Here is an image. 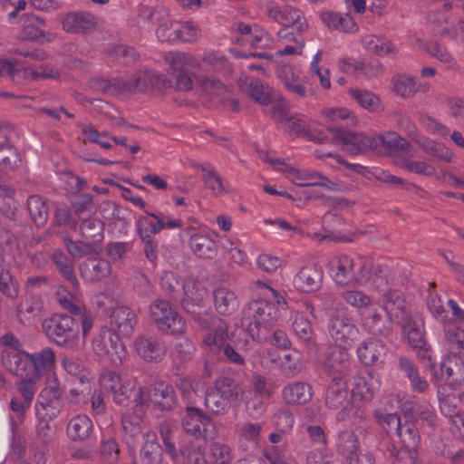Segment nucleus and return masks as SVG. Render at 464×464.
I'll return each instance as SVG.
<instances>
[{
  "mask_svg": "<svg viewBox=\"0 0 464 464\" xmlns=\"http://www.w3.org/2000/svg\"><path fill=\"white\" fill-rule=\"evenodd\" d=\"M279 316L276 304L266 300H253L243 310L242 325L253 340H260L261 329H267Z\"/></svg>",
  "mask_w": 464,
  "mask_h": 464,
  "instance_id": "nucleus-1",
  "label": "nucleus"
},
{
  "mask_svg": "<svg viewBox=\"0 0 464 464\" xmlns=\"http://www.w3.org/2000/svg\"><path fill=\"white\" fill-rule=\"evenodd\" d=\"M150 317L156 327L164 334L179 335L187 330L186 321L167 300H154L150 305Z\"/></svg>",
  "mask_w": 464,
  "mask_h": 464,
  "instance_id": "nucleus-2",
  "label": "nucleus"
},
{
  "mask_svg": "<svg viewBox=\"0 0 464 464\" xmlns=\"http://www.w3.org/2000/svg\"><path fill=\"white\" fill-rule=\"evenodd\" d=\"M383 310L373 306L362 310L359 314L361 324L362 328L369 334L382 337L385 340L391 341L394 337V316L386 313Z\"/></svg>",
  "mask_w": 464,
  "mask_h": 464,
  "instance_id": "nucleus-3",
  "label": "nucleus"
},
{
  "mask_svg": "<svg viewBox=\"0 0 464 464\" xmlns=\"http://www.w3.org/2000/svg\"><path fill=\"white\" fill-rule=\"evenodd\" d=\"M327 129L334 134L333 141L342 142L353 155L377 151L378 140L375 136L345 130L341 126H328Z\"/></svg>",
  "mask_w": 464,
  "mask_h": 464,
  "instance_id": "nucleus-4",
  "label": "nucleus"
},
{
  "mask_svg": "<svg viewBox=\"0 0 464 464\" xmlns=\"http://www.w3.org/2000/svg\"><path fill=\"white\" fill-rule=\"evenodd\" d=\"M92 350L101 359L108 360L115 366L120 365L126 356L124 343L108 329H102L93 338Z\"/></svg>",
  "mask_w": 464,
  "mask_h": 464,
  "instance_id": "nucleus-5",
  "label": "nucleus"
},
{
  "mask_svg": "<svg viewBox=\"0 0 464 464\" xmlns=\"http://www.w3.org/2000/svg\"><path fill=\"white\" fill-rule=\"evenodd\" d=\"M57 404V393H53L52 398L36 404V415L38 417L37 434L44 442L52 441L56 437L58 429Z\"/></svg>",
  "mask_w": 464,
  "mask_h": 464,
  "instance_id": "nucleus-6",
  "label": "nucleus"
},
{
  "mask_svg": "<svg viewBox=\"0 0 464 464\" xmlns=\"http://www.w3.org/2000/svg\"><path fill=\"white\" fill-rule=\"evenodd\" d=\"M182 426L188 434L195 437L193 440H202L201 442L212 440L215 435V426L211 418L197 407H186Z\"/></svg>",
  "mask_w": 464,
  "mask_h": 464,
  "instance_id": "nucleus-7",
  "label": "nucleus"
},
{
  "mask_svg": "<svg viewBox=\"0 0 464 464\" xmlns=\"http://www.w3.org/2000/svg\"><path fill=\"white\" fill-rule=\"evenodd\" d=\"M24 354L26 359H29L33 364L32 371L34 376L40 378L52 372L51 375L47 378V383L52 393H58V382L54 372L56 362L55 352L51 348H44L40 353H24Z\"/></svg>",
  "mask_w": 464,
  "mask_h": 464,
  "instance_id": "nucleus-8",
  "label": "nucleus"
},
{
  "mask_svg": "<svg viewBox=\"0 0 464 464\" xmlns=\"http://www.w3.org/2000/svg\"><path fill=\"white\" fill-rule=\"evenodd\" d=\"M181 226L179 219L171 220L163 213H152L145 210V216L139 218L136 222L137 230L141 239L153 238V235L165 228H174Z\"/></svg>",
  "mask_w": 464,
  "mask_h": 464,
  "instance_id": "nucleus-9",
  "label": "nucleus"
},
{
  "mask_svg": "<svg viewBox=\"0 0 464 464\" xmlns=\"http://www.w3.org/2000/svg\"><path fill=\"white\" fill-rule=\"evenodd\" d=\"M147 396L152 407L161 412L172 411L178 404L173 386L163 381L155 382L148 390Z\"/></svg>",
  "mask_w": 464,
  "mask_h": 464,
  "instance_id": "nucleus-10",
  "label": "nucleus"
},
{
  "mask_svg": "<svg viewBox=\"0 0 464 464\" xmlns=\"http://www.w3.org/2000/svg\"><path fill=\"white\" fill-rule=\"evenodd\" d=\"M134 348L140 358L146 362H161L167 353L162 339L157 335H140L136 338Z\"/></svg>",
  "mask_w": 464,
  "mask_h": 464,
  "instance_id": "nucleus-11",
  "label": "nucleus"
},
{
  "mask_svg": "<svg viewBox=\"0 0 464 464\" xmlns=\"http://www.w3.org/2000/svg\"><path fill=\"white\" fill-rule=\"evenodd\" d=\"M266 14L269 18L285 27L294 26L299 33H303L307 29V23L299 9L289 5L279 7L269 5L266 7Z\"/></svg>",
  "mask_w": 464,
  "mask_h": 464,
  "instance_id": "nucleus-12",
  "label": "nucleus"
},
{
  "mask_svg": "<svg viewBox=\"0 0 464 464\" xmlns=\"http://www.w3.org/2000/svg\"><path fill=\"white\" fill-rule=\"evenodd\" d=\"M111 331L115 336L130 337L137 325L138 318L134 311L127 306L115 307L110 315Z\"/></svg>",
  "mask_w": 464,
  "mask_h": 464,
  "instance_id": "nucleus-13",
  "label": "nucleus"
},
{
  "mask_svg": "<svg viewBox=\"0 0 464 464\" xmlns=\"http://www.w3.org/2000/svg\"><path fill=\"white\" fill-rule=\"evenodd\" d=\"M395 433L406 449L408 464H418L417 448L420 442V436L416 422L405 420L404 422H401Z\"/></svg>",
  "mask_w": 464,
  "mask_h": 464,
  "instance_id": "nucleus-14",
  "label": "nucleus"
},
{
  "mask_svg": "<svg viewBox=\"0 0 464 464\" xmlns=\"http://www.w3.org/2000/svg\"><path fill=\"white\" fill-rule=\"evenodd\" d=\"M328 333L335 342L343 343L354 340L358 334V328L346 314L335 313L329 319Z\"/></svg>",
  "mask_w": 464,
  "mask_h": 464,
  "instance_id": "nucleus-15",
  "label": "nucleus"
},
{
  "mask_svg": "<svg viewBox=\"0 0 464 464\" xmlns=\"http://www.w3.org/2000/svg\"><path fill=\"white\" fill-rule=\"evenodd\" d=\"M384 313L394 316L395 323L410 315L404 295L398 289L382 288L379 291Z\"/></svg>",
  "mask_w": 464,
  "mask_h": 464,
  "instance_id": "nucleus-16",
  "label": "nucleus"
},
{
  "mask_svg": "<svg viewBox=\"0 0 464 464\" xmlns=\"http://www.w3.org/2000/svg\"><path fill=\"white\" fill-rule=\"evenodd\" d=\"M335 450L338 454L345 457L344 464H359L360 442L358 436L351 430H343L337 433Z\"/></svg>",
  "mask_w": 464,
  "mask_h": 464,
  "instance_id": "nucleus-17",
  "label": "nucleus"
},
{
  "mask_svg": "<svg viewBox=\"0 0 464 464\" xmlns=\"http://www.w3.org/2000/svg\"><path fill=\"white\" fill-rule=\"evenodd\" d=\"M79 319L60 312V347L75 350L79 348Z\"/></svg>",
  "mask_w": 464,
  "mask_h": 464,
  "instance_id": "nucleus-18",
  "label": "nucleus"
},
{
  "mask_svg": "<svg viewBox=\"0 0 464 464\" xmlns=\"http://www.w3.org/2000/svg\"><path fill=\"white\" fill-rule=\"evenodd\" d=\"M324 273L320 266L309 265L302 267L294 278L295 286L304 293H311L320 289Z\"/></svg>",
  "mask_w": 464,
  "mask_h": 464,
  "instance_id": "nucleus-19",
  "label": "nucleus"
},
{
  "mask_svg": "<svg viewBox=\"0 0 464 464\" xmlns=\"http://www.w3.org/2000/svg\"><path fill=\"white\" fill-rule=\"evenodd\" d=\"M354 261L347 255H340L330 261V273L336 284L347 285L356 279Z\"/></svg>",
  "mask_w": 464,
  "mask_h": 464,
  "instance_id": "nucleus-20",
  "label": "nucleus"
},
{
  "mask_svg": "<svg viewBox=\"0 0 464 464\" xmlns=\"http://www.w3.org/2000/svg\"><path fill=\"white\" fill-rule=\"evenodd\" d=\"M431 376L437 381L445 380L450 384H460L464 382V363L456 358H447L439 367L436 366Z\"/></svg>",
  "mask_w": 464,
  "mask_h": 464,
  "instance_id": "nucleus-21",
  "label": "nucleus"
},
{
  "mask_svg": "<svg viewBox=\"0 0 464 464\" xmlns=\"http://www.w3.org/2000/svg\"><path fill=\"white\" fill-rule=\"evenodd\" d=\"M127 82L130 87L128 92H146L149 89L160 91L168 83L163 74L151 70L140 72L134 79L127 80Z\"/></svg>",
  "mask_w": 464,
  "mask_h": 464,
  "instance_id": "nucleus-22",
  "label": "nucleus"
},
{
  "mask_svg": "<svg viewBox=\"0 0 464 464\" xmlns=\"http://www.w3.org/2000/svg\"><path fill=\"white\" fill-rule=\"evenodd\" d=\"M350 392L347 382L342 376H334L325 392V405L337 410L344 404L349 405Z\"/></svg>",
  "mask_w": 464,
  "mask_h": 464,
  "instance_id": "nucleus-23",
  "label": "nucleus"
},
{
  "mask_svg": "<svg viewBox=\"0 0 464 464\" xmlns=\"http://www.w3.org/2000/svg\"><path fill=\"white\" fill-rule=\"evenodd\" d=\"M349 353L341 346L332 347L325 354L323 367L324 371L334 376H342L347 372L349 367Z\"/></svg>",
  "mask_w": 464,
  "mask_h": 464,
  "instance_id": "nucleus-24",
  "label": "nucleus"
},
{
  "mask_svg": "<svg viewBox=\"0 0 464 464\" xmlns=\"http://www.w3.org/2000/svg\"><path fill=\"white\" fill-rule=\"evenodd\" d=\"M22 32L20 39L23 41H37L41 44L50 42L53 38L47 37V34L42 29L45 22L44 19L33 14H25L21 17Z\"/></svg>",
  "mask_w": 464,
  "mask_h": 464,
  "instance_id": "nucleus-25",
  "label": "nucleus"
},
{
  "mask_svg": "<svg viewBox=\"0 0 464 464\" xmlns=\"http://www.w3.org/2000/svg\"><path fill=\"white\" fill-rule=\"evenodd\" d=\"M212 295L216 311L223 316L235 314L239 307L236 293L229 288L217 287L213 290Z\"/></svg>",
  "mask_w": 464,
  "mask_h": 464,
  "instance_id": "nucleus-26",
  "label": "nucleus"
},
{
  "mask_svg": "<svg viewBox=\"0 0 464 464\" xmlns=\"http://www.w3.org/2000/svg\"><path fill=\"white\" fill-rule=\"evenodd\" d=\"M82 277L88 282H98L111 273V263L103 258H87L80 266Z\"/></svg>",
  "mask_w": 464,
  "mask_h": 464,
  "instance_id": "nucleus-27",
  "label": "nucleus"
},
{
  "mask_svg": "<svg viewBox=\"0 0 464 464\" xmlns=\"http://www.w3.org/2000/svg\"><path fill=\"white\" fill-rule=\"evenodd\" d=\"M386 351V346L382 340L370 337L360 343L357 355L363 364L372 365L385 355Z\"/></svg>",
  "mask_w": 464,
  "mask_h": 464,
  "instance_id": "nucleus-28",
  "label": "nucleus"
},
{
  "mask_svg": "<svg viewBox=\"0 0 464 464\" xmlns=\"http://www.w3.org/2000/svg\"><path fill=\"white\" fill-rule=\"evenodd\" d=\"M282 397L289 405H304L311 401L313 388L307 382H295L283 388Z\"/></svg>",
  "mask_w": 464,
  "mask_h": 464,
  "instance_id": "nucleus-29",
  "label": "nucleus"
},
{
  "mask_svg": "<svg viewBox=\"0 0 464 464\" xmlns=\"http://www.w3.org/2000/svg\"><path fill=\"white\" fill-rule=\"evenodd\" d=\"M182 457L184 464H208L205 458V442L184 440L179 443L178 459Z\"/></svg>",
  "mask_w": 464,
  "mask_h": 464,
  "instance_id": "nucleus-30",
  "label": "nucleus"
},
{
  "mask_svg": "<svg viewBox=\"0 0 464 464\" xmlns=\"http://www.w3.org/2000/svg\"><path fill=\"white\" fill-rule=\"evenodd\" d=\"M401 326L407 343L412 347H421L425 345L423 325L420 322L413 319L411 314L396 323Z\"/></svg>",
  "mask_w": 464,
  "mask_h": 464,
  "instance_id": "nucleus-31",
  "label": "nucleus"
},
{
  "mask_svg": "<svg viewBox=\"0 0 464 464\" xmlns=\"http://www.w3.org/2000/svg\"><path fill=\"white\" fill-rule=\"evenodd\" d=\"M95 18L89 13L69 14L63 20V28L68 33L80 34L94 29Z\"/></svg>",
  "mask_w": 464,
  "mask_h": 464,
  "instance_id": "nucleus-32",
  "label": "nucleus"
},
{
  "mask_svg": "<svg viewBox=\"0 0 464 464\" xmlns=\"http://www.w3.org/2000/svg\"><path fill=\"white\" fill-rule=\"evenodd\" d=\"M93 424L86 415H77L71 419L66 427L68 438L72 441H83L91 436Z\"/></svg>",
  "mask_w": 464,
  "mask_h": 464,
  "instance_id": "nucleus-33",
  "label": "nucleus"
},
{
  "mask_svg": "<svg viewBox=\"0 0 464 464\" xmlns=\"http://www.w3.org/2000/svg\"><path fill=\"white\" fill-rule=\"evenodd\" d=\"M293 330L310 353L316 352L317 346L311 323L303 314H297L295 316Z\"/></svg>",
  "mask_w": 464,
  "mask_h": 464,
  "instance_id": "nucleus-34",
  "label": "nucleus"
},
{
  "mask_svg": "<svg viewBox=\"0 0 464 464\" xmlns=\"http://www.w3.org/2000/svg\"><path fill=\"white\" fill-rule=\"evenodd\" d=\"M214 390L231 404L237 403L242 394L239 383L229 375H222L214 382Z\"/></svg>",
  "mask_w": 464,
  "mask_h": 464,
  "instance_id": "nucleus-35",
  "label": "nucleus"
},
{
  "mask_svg": "<svg viewBox=\"0 0 464 464\" xmlns=\"http://www.w3.org/2000/svg\"><path fill=\"white\" fill-rule=\"evenodd\" d=\"M321 19L324 24L333 30L343 33H354L358 26L353 19L348 14H341L335 12H324L321 14Z\"/></svg>",
  "mask_w": 464,
  "mask_h": 464,
  "instance_id": "nucleus-36",
  "label": "nucleus"
},
{
  "mask_svg": "<svg viewBox=\"0 0 464 464\" xmlns=\"http://www.w3.org/2000/svg\"><path fill=\"white\" fill-rule=\"evenodd\" d=\"M189 246L193 253L201 258L211 259L218 254V243L210 237L195 234L190 237Z\"/></svg>",
  "mask_w": 464,
  "mask_h": 464,
  "instance_id": "nucleus-37",
  "label": "nucleus"
},
{
  "mask_svg": "<svg viewBox=\"0 0 464 464\" xmlns=\"http://www.w3.org/2000/svg\"><path fill=\"white\" fill-rule=\"evenodd\" d=\"M165 61L171 70V74L179 72H191L198 66V63L192 55L182 52L166 53Z\"/></svg>",
  "mask_w": 464,
  "mask_h": 464,
  "instance_id": "nucleus-38",
  "label": "nucleus"
},
{
  "mask_svg": "<svg viewBox=\"0 0 464 464\" xmlns=\"http://www.w3.org/2000/svg\"><path fill=\"white\" fill-rule=\"evenodd\" d=\"M163 457V450L158 442L155 433L144 435V444L140 452V459L142 464H154Z\"/></svg>",
  "mask_w": 464,
  "mask_h": 464,
  "instance_id": "nucleus-39",
  "label": "nucleus"
},
{
  "mask_svg": "<svg viewBox=\"0 0 464 464\" xmlns=\"http://www.w3.org/2000/svg\"><path fill=\"white\" fill-rule=\"evenodd\" d=\"M160 285L165 295L174 300L181 296V291L186 292L184 281L171 271L162 272L160 277Z\"/></svg>",
  "mask_w": 464,
  "mask_h": 464,
  "instance_id": "nucleus-40",
  "label": "nucleus"
},
{
  "mask_svg": "<svg viewBox=\"0 0 464 464\" xmlns=\"http://www.w3.org/2000/svg\"><path fill=\"white\" fill-rule=\"evenodd\" d=\"M144 394L145 389L143 387H139L137 391H133L129 385L121 384V390L116 391L111 396L114 402L121 406H127L130 398L133 397L136 402L135 411L138 412L143 411Z\"/></svg>",
  "mask_w": 464,
  "mask_h": 464,
  "instance_id": "nucleus-41",
  "label": "nucleus"
},
{
  "mask_svg": "<svg viewBox=\"0 0 464 464\" xmlns=\"http://www.w3.org/2000/svg\"><path fill=\"white\" fill-rule=\"evenodd\" d=\"M217 323L204 338V343L212 352L219 351L226 345L227 324L220 318L214 319Z\"/></svg>",
  "mask_w": 464,
  "mask_h": 464,
  "instance_id": "nucleus-42",
  "label": "nucleus"
},
{
  "mask_svg": "<svg viewBox=\"0 0 464 464\" xmlns=\"http://www.w3.org/2000/svg\"><path fill=\"white\" fill-rule=\"evenodd\" d=\"M376 140H378L376 152H382V150L389 152H406L411 147L410 143L405 139L393 131L380 135L376 137Z\"/></svg>",
  "mask_w": 464,
  "mask_h": 464,
  "instance_id": "nucleus-43",
  "label": "nucleus"
},
{
  "mask_svg": "<svg viewBox=\"0 0 464 464\" xmlns=\"http://www.w3.org/2000/svg\"><path fill=\"white\" fill-rule=\"evenodd\" d=\"M246 92L256 102L261 105H267L271 102L272 90L260 79H249L246 85Z\"/></svg>",
  "mask_w": 464,
  "mask_h": 464,
  "instance_id": "nucleus-44",
  "label": "nucleus"
},
{
  "mask_svg": "<svg viewBox=\"0 0 464 464\" xmlns=\"http://www.w3.org/2000/svg\"><path fill=\"white\" fill-rule=\"evenodd\" d=\"M99 452L104 464H116L120 459V446L116 439L111 435H102L100 441Z\"/></svg>",
  "mask_w": 464,
  "mask_h": 464,
  "instance_id": "nucleus-45",
  "label": "nucleus"
},
{
  "mask_svg": "<svg viewBox=\"0 0 464 464\" xmlns=\"http://www.w3.org/2000/svg\"><path fill=\"white\" fill-rule=\"evenodd\" d=\"M27 209L36 226L42 227L47 222L49 207L41 197L37 195L30 196L27 199Z\"/></svg>",
  "mask_w": 464,
  "mask_h": 464,
  "instance_id": "nucleus-46",
  "label": "nucleus"
},
{
  "mask_svg": "<svg viewBox=\"0 0 464 464\" xmlns=\"http://www.w3.org/2000/svg\"><path fill=\"white\" fill-rule=\"evenodd\" d=\"M364 48L378 56H385L397 53V49L391 41L374 35H370L362 40Z\"/></svg>",
  "mask_w": 464,
  "mask_h": 464,
  "instance_id": "nucleus-47",
  "label": "nucleus"
},
{
  "mask_svg": "<svg viewBox=\"0 0 464 464\" xmlns=\"http://www.w3.org/2000/svg\"><path fill=\"white\" fill-rule=\"evenodd\" d=\"M90 85L92 89L100 91L103 93L118 94L130 90L127 80L114 79L112 82L105 79L96 77L91 80Z\"/></svg>",
  "mask_w": 464,
  "mask_h": 464,
  "instance_id": "nucleus-48",
  "label": "nucleus"
},
{
  "mask_svg": "<svg viewBox=\"0 0 464 464\" xmlns=\"http://www.w3.org/2000/svg\"><path fill=\"white\" fill-rule=\"evenodd\" d=\"M60 291V311L64 310L69 316L78 318L86 309L82 301L76 295L63 290Z\"/></svg>",
  "mask_w": 464,
  "mask_h": 464,
  "instance_id": "nucleus-49",
  "label": "nucleus"
},
{
  "mask_svg": "<svg viewBox=\"0 0 464 464\" xmlns=\"http://www.w3.org/2000/svg\"><path fill=\"white\" fill-rule=\"evenodd\" d=\"M82 237L91 240L90 243L99 244L103 239V223L98 219H86L81 225Z\"/></svg>",
  "mask_w": 464,
  "mask_h": 464,
  "instance_id": "nucleus-50",
  "label": "nucleus"
},
{
  "mask_svg": "<svg viewBox=\"0 0 464 464\" xmlns=\"http://www.w3.org/2000/svg\"><path fill=\"white\" fill-rule=\"evenodd\" d=\"M231 403L225 400L218 392L215 390L211 392H208L205 396V406L206 408L215 415L226 414L230 407Z\"/></svg>",
  "mask_w": 464,
  "mask_h": 464,
  "instance_id": "nucleus-51",
  "label": "nucleus"
},
{
  "mask_svg": "<svg viewBox=\"0 0 464 464\" xmlns=\"http://www.w3.org/2000/svg\"><path fill=\"white\" fill-rule=\"evenodd\" d=\"M394 92L404 98L412 96L418 91L414 77L408 75H397L392 79Z\"/></svg>",
  "mask_w": 464,
  "mask_h": 464,
  "instance_id": "nucleus-52",
  "label": "nucleus"
},
{
  "mask_svg": "<svg viewBox=\"0 0 464 464\" xmlns=\"http://www.w3.org/2000/svg\"><path fill=\"white\" fill-rule=\"evenodd\" d=\"M419 145L429 154L433 155L446 162H450L452 160V152L443 144L437 143L429 138L424 137L420 140Z\"/></svg>",
  "mask_w": 464,
  "mask_h": 464,
  "instance_id": "nucleus-53",
  "label": "nucleus"
},
{
  "mask_svg": "<svg viewBox=\"0 0 464 464\" xmlns=\"http://www.w3.org/2000/svg\"><path fill=\"white\" fill-rule=\"evenodd\" d=\"M24 351L4 352L2 354L3 365L7 371L16 376H27L24 370L19 368L23 359L25 357Z\"/></svg>",
  "mask_w": 464,
  "mask_h": 464,
  "instance_id": "nucleus-54",
  "label": "nucleus"
},
{
  "mask_svg": "<svg viewBox=\"0 0 464 464\" xmlns=\"http://www.w3.org/2000/svg\"><path fill=\"white\" fill-rule=\"evenodd\" d=\"M342 296L348 304L357 308L359 314L364 309L372 308L374 306L372 304L370 296L360 290L344 291Z\"/></svg>",
  "mask_w": 464,
  "mask_h": 464,
  "instance_id": "nucleus-55",
  "label": "nucleus"
},
{
  "mask_svg": "<svg viewBox=\"0 0 464 464\" xmlns=\"http://www.w3.org/2000/svg\"><path fill=\"white\" fill-rule=\"evenodd\" d=\"M351 396L354 400L371 401L373 397V388L368 381L362 376H355L353 378Z\"/></svg>",
  "mask_w": 464,
  "mask_h": 464,
  "instance_id": "nucleus-56",
  "label": "nucleus"
},
{
  "mask_svg": "<svg viewBox=\"0 0 464 464\" xmlns=\"http://www.w3.org/2000/svg\"><path fill=\"white\" fill-rule=\"evenodd\" d=\"M197 167L203 172L202 179L206 187L212 191L214 195H219L225 192V188L221 177L213 169H208L202 164Z\"/></svg>",
  "mask_w": 464,
  "mask_h": 464,
  "instance_id": "nucleus-57",
  "label": "nucleus"
},
{
  "mask_svg": "<svg viewBox=\"0 0 464 464\" xmlns=\"http://www.w3.org/2000/svg\"><path fill=\"white\" fill-rule=\"evenodd\" d=\"M110 55L120 63L131 65L139 60V53L134 47L127 46L124 44L116 45L110 50Z\"/></svg>",
  "mask_w": 464,
  "mask_h": 464,
  "instance_id": "nucleus-58",
  "label": "nucleus"
},
{
  "mask_svg": "<svg viewBox=\"0 0 464 464\" xmlns=\"http://www.w3.org/2000/svg\"><path fill=\"white\" fill-rule=\"evenodd\" d=\"M202 62L216 72L222 74L231 72V65L224 55H219L216 53H208L203 55Z\"/></svg>",
  "mask_w": 464,
  "mask_h": 464,
  "instance_id": "nucleus-59",
  "label": "nucleus"
},
{
  "mask_svg": "<svg viewBox=\"0 0 464 464\" xmlns=\"http://www.w3.org/2000/svg\"><path fill=\"white\" fill-rule=\"evenodd\" d=\"M351 96L363 108L375 111L380 107V101L373 93L366 90L351 89Z\"/></svg>",
  "mask_w": 464,
  "mask_h": 464,
  "instance_id": "nucleus-60",
  "label": "nucleus"
},
{
  "mask_svg": "<svg viewBox=\"0 0 464 464\" xmlns=\"http://www.w3.org/2000/svg\"><path fill=\"white\" fill-rule=\"evenodd\" d=\"M20 162L16 150L7 141L0 144V166L5 169H14Z\"/></svg>",
  "mask_w": 464,
  "mask_h": 464,
  "instance_id": "nucleus-61",
  "label": "nucleus"
},
{
  "mask_svg": "<svg viewBox=\"0 0 464 464\" xmlns=\"http://www.w3.org/2000/svg\"><path fill=\"white\" fill-rule=\"evenodd\" d=\"M159 432L162 440L166 452L169 454L173 462L178 461V450L172 438V430L169 423L162 422L159 427Z\"/></svg>",
  "mask_w": 464,
  "mask_h": 464,
  "instance_id": "nucleus-62",
  "label": "nucleus"
},
{
  "mask_svg": "<svg viewBox=\"0 0 464 464\" xmlns=\"http://www.w3.org/2000/svg\"><path fill=\"white\" fill-rule=\"evenodd\" d=\"M179 22L164 20L156 30L157 37L161 42H175L179 40Z\"/></svg>",
  "mask_w": 464,
  "mask_h": 464,
  "instance_id": "nucleus-63",
  "label": "nucleus"
},
{
  "mask_svg": "<svg viewBox=\"0 0 464 464\" xmlns=\"http://www.w3.org/2000/svg\"><path fill=\"white\" fill-rule=\"evenodd\" d=\"M62 365L68 374L75 378L80 383H83L85 378L84 366L79 358L64 356L62 359Z\"/></svg>",
  "mask_w": 464,
  "mask_h": 464,
  "instance_id": "nucleus-64",
  "label": "nucleus"
}]
</instances>
